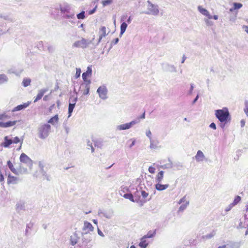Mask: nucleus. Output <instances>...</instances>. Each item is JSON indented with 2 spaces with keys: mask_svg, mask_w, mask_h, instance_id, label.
I'll use <instances>...</instances> for the list:
<instances>
[{
  "mask_svg": "<svg viewBox=\"0 0 248 248\" xmlns=\"http://www.w3.org/2000/svg\"><path fill=\"white\" fill-rule=\"evenodd\" d=\"M245 108H244V112L247 115V116L248 117V101H246L245 102Z\"/></svg>",
  "mask_w": 248,
  "mask_h": 248,
  "instance_id": "nucleus-50",
  "label": "nucleus"
},
{
  "mask_svg": "<svg viewBox=\"0 0 248 248\" xmlns=\"http://www.w3.org/2000/svg\"><path fill=\"white\" fill-rule=\"evenodd\" d=\"M80 237L78 236V234L77 232H75L73 233L71 236L70 238V243L72 246H75L77 244H78V241Z\"/></svg>",
  "mask_w": 248,
  "mask_h": 248,
  "instance_id": "nucleus-11",
  "label": "nucleus"
},
{
  "mask_svg": "<svg viewBox=\"0 0 248 248\" xmlns=\"http://www.w3.org/2000/svg\"><path fill=\"white\" fill-rule=\"evenodd\" d=\"M164 171L163 170L160 171L156 175L155 179L156 183H160L164 178Z\"/></svg>",
  "mask_w": 248,
  "mask_h": 248,
  "instance_id": "nucleus-21",
  "label": "nucleus"
},
{
  "mask_svg": "<svg viewBox=\"0 0 248 248\" xmlns=\"http://www.w3.org/2000/svg\"><path fill=\"white\" fill-rule=\"evenodd\" d=\"M8 81L7 77L4 74L0 75V85Z\"/></svg>",
  "mask_w": 248,
  "mask_h": 248,
  "instance_id": "nucleus-36",
  "label": "nucleus"
},
{
  "mask_svg": "<svg viewBox=\"0 0 248 248\" xmlns=\"http://www.w3.org/2000/svg\"><path fill=\"white\" fill-rule=\"evenodd\" d=\"M77 18L78 19H83L85 18V12L84 11L81 12L77 15Z\"/></svg>",
  "mask_w": 248,
  "mask_h": 248,
  "instance_id": "nucleus-42",
  "label": "nucleus"
},
{
  "mask_svg": "<svg viewBox=\"0 0 248 248\" xmlns=\"http://www.w3.org/2000/svg\"><path fill=\"white\" fill-rule=\"evenodd\" d=\"M47 50L49 52L52 53L54 51V47L51 45H47Z\"/></svg>",
  "mask_w": 248,
  "mask_h": 248,
  "instance_id": "nucleus-57",
  "label": "nucleus"
},
{
  "mask_svg": "<svg viewBox=\"0 0 248 248\" xmlns=\"http://www.w3.org/2000/svg\"><path fill=\"white\" fill-rule=\"evenodd\" d=\"M121 191H122L123 192H128L129 189L127 186L121 187Z\"/></svg>",
  "mask_w": 248,
  "mask_h": 248,
  "instance_id": "nucleus-64",
  "label": "nucleus"
},
{
  "mask_svg": "<svg viewBox=\"0 0 248 248\" xmlns=\"http://www.w3.org/2000/svg\"><path fill=\"white\" fill-rule=\"evenodd\" d=\"M81 234H82L81 243H79L78 244V246H79L80 247H81L83 246H86L87 245L91 240V237L90 236H88L87 234H83V233H81Z\"/></svg>",
  "mask_w": 248,
  "mask_h": 248,
  "instance_id": "nucleus-10",
  "label": "nucleus"
},
{
  "mask_svg": "<svg viewBox=\"0 0 248 248\" xmlns=\"http://www.w3.org/2000/svg\"><path fill=\"white\" fill-rule=\"evenodd\" d=\"M87 146L90 147L92 150V152L93 153L94 151V148L93 146L92 143L90 141H88Z\"/></svg>",
  "mask_w": 248,
  "mask_h": 248,
  "instance_id": "nucleus-59",
  "label": "nucleus"
},
{
  "mask_svg": "<svg viewBox=\"0 0 248 248\" xmlns=\"http://www.w3.org/2000/svg\"><path fill=\"white\" fill-rule=\"evenodd\" d=\"M18 172V175L19 174H23L27 173V169L24 167L22 164H20L18 168L16 170Z\"/></svg>",
  "mask_w": 248,
  "mask_h": 248,
  "instance_id": "nucleus-27",
  "label": "nucleus"
},
{
  "mask_svg": "<svg viewBox=\"0 0 248 248\" xmlns=\"http://www.w3.org/2000/svg\"><path fill=\"white\" fill-rule=\"evenodd\" d=\"M42 174L44 176H45L47 181H50L51 180V177L50 175H47L46 171H43Z\"/></svg>",
  "mask_w": 248,
  "mask_h": 248,
  "instance_id": "nucleus-52",
  "label": "nucleus"
},
{
  "mask_svg": "<svg viewBox=\"0 0 248 248\" xmlns=\"http://www.w3.org/2000/svg\"><path fill=\"white\" fill-rule=\"evenodd\" d=\"M0 18H3V19L7 20V21H12V20L11 18V17H10L9 15L8 14H5V13H0Z\"/></svg>",
  "mask_w": 248,
  "mask_h": 248,
  "instance_id": "nucleus-34",
  "label": "nucleus"
},
{
  "mask_svg": "<svg viewBox=\"0 0 248 248\" xmlns=\"http://www.w3.org/2000/svg\"><path fill=\"white\" fill-rule=\"evenodd\" d=\"M97 93H98L99 97L102 99L106 100L108 98V89L105 86H100L97 90Z\"/></svg>",
  "mask_w": 248,
  "mask_h": 248,
  "instance_id": "nucleus-8",
  "label": "nucleus"
},
{
  "mask_svg": "<svg viewBox=\"0 0 248 248\" xmlns=\"http://www.w3.org/2000/svg\"><path fill=\"white\" fill-rule=\"evenodd\" d=\"M112 3V0H105L102 1V3L104 7L110 5Z\"/></svg>",
  "mask_w": 248,
  "mask_h": 248,
  "instance_id": "nucleus-44",
  "label": "nucleus"
},
{
  "mask_svg": "<svg viewBox=\"0 0 248 248\" xmlns=\"http://www.w3.org/2000/svg\"><path fill=\"white\" fill-rule=\"evenodd\" d=\"M140 195L142 196L143 198L145 199L148 196V193L145 192L144 190H141L140 191Z\"/></svg>",
  "mask_w": 248,
  "mask_h": 248,
  "instance_id": "nucleus-55",
  "label": "nucleus"
},
{
  "mask_svg": "<svg viewBox=\"0 0 248 248\" xmlns=\"http://www.w3.org/2000/svg\"><path fill=\"white\" fill-rule=\"evenodd\" d=\"M60 11L61 16L64 18L73 19L75 18V13L71 11V6L68 3L65 2L60 4Z\"/></svg>",
  "mask_w": 248,
  "mask_h": 248,
  "instance_id": "nucleus-2",
  "label": "nucleus"
},
{
  "mask_svg": "<svg viewBox=\"0 0 248 248\" xmlns=\"http://www.w3.org/2000/svg\"><path fill=\"white\" fill-rule=\"evenodd\" d=\"M241 197L239 196H236L233 202L232 203V205L234 206L235 205L237 204L240 201H241Z\"/></svg>",
  "mask_w": 248,
  "mask_h": 248,
  "instance_id": "nucleus-43",
  "label": "nucleus"
},
{
  "mask_svg": "<svg viewBox=\"0 0 248 248\" xmlns=\"http://www.w3.org/2000/svg\"><path fill=\"white\" fill-rule=\"evenodd\" d=\"M189 201H186L185 203L182 204L179 207L178 209L179 212H183L184 210H185L186 207L189 205Z\"/></svg>",
  "mask_w": 248,
  "mask_h": 248,
  "instance_id": "nucleus-37",
  "label": "nucleus"
},
{
  "mask_svg": "<svg viewBox=\"0 0 248 248\" xmlns=\"http://www.w3.org/2000/svg\"><path fill=\"white\" fill-rule=\"evenodd\" d=\"M7 166L8 167L9 169L13 173H14V174H15L16 175H18V172L17 171L16 169L14 168V166L13 163L11 162V161L10 160H8L7 161Z\"/></svg>",
  "mask_w": 248,
  "mask_h": 248,
  "instance_id": "nucleus-24",
  "label": "nucleus"
},
{
  "mask_svg": "<svg viewBox=\"0 0 248 248\" xmlns=\"http://www.w3.org/2000/svg\"><path fill=\"white\" fill-rule=\"evenodd\" d=\"M148 5L147 6L148 11L142 12L147 15H152L153 16H157L159 14L158 6L157 5L153 4L150 0L147 1Z\"/></svg>",
  "mask_w": 248,
  "mask_h": 248,
  "instance_id": "nucleus-4",
  "label": "nucleus"
},
{
  "mask_svg": "<svg viewBox=\"0 0 248 248\" xmlns=\"http://www.w3.org/2000/svg\"><path fill=\"white\" fill-rule=\"evenodd\" d=\"M169 184L162 185L160 183H156L155 185V189L158 191H162L169 187Z\"/></svg>",
  "mask_w": 248,
  "mask_h": 248,
  "instance_id": "nucleus-20",
  "label": "nucleus"
},
{
  "mask_svg": "<svg viewBox=\"0 0 248 248\" xmlns=\"http://www.w3.org/2000/svg\"><path fill=\"white\" fill-rule=\"evenodd\" d=\"M186 202V196H184L182 198H181L179 201V202H178V203L179 204H180L183 202Z\"/></svg>",
  "mask_w": 248,
  "mask_h": 248,
  "instance_id": "nucleus-60",
  "label": "nucleus"
},
{
  "mask_svg": "<svg viewBox=\"0 0 248 248\" xmlns=\"http://www.w3.org/2000/svg\"><path fill=\"white\" fill-rule=\"evenodd\" d=\"M140 123L139 119H136L132 121L130 123H126L117 126V129L119 130H126L130 128L134 125Z\"/></svg>",
  "mask_w": 248,
  "mask_h": 248,
  "instance_id": "nucleus-7",
  "label": "nucleus"
},
{
  "mask_svg": "<svg viewBox=\"0 0 248 248\" xmlns=\"http://www.w3.org/2000/svg\"><path fill=\"white\" fill-rule=\"evenodd\" d=\"M123 197L127 199H129L130 201L132 202H136V201L135 200L134 198V196L131 193H126L124 194L123 196Z\"/></svg>",
  "mask_w": 248,
  "mask_h": 248,
  "instance_id": "nucleus-33",
  "label": "nucleus"
},
{
  "mask_svg": "<svg viewBox=\"0 0 248 248\" xmlns=\"http://www.w3.org/2000/svg\"><path fill=\"white\" fill-rule=\"evenodd\" d=\"M92 41L88 40L82 38L80 40L76 41L73 45V47H81L82 48H86L90 44Z\"/></svg>",
  "mask_w": 248,
  "mask_h": 248,
  "instance_id": "nucleus-5",
  "label": "nucleus"
},
{
  "mask_svg": "<svg viewBox=\"0 0 248 248\" xmlns=\"http://www.w3.org/2000/svg\"><path fill=\"white\" fill-rule=\"evenodd\" d=\"M199 11L203 15L207 16L209 19H212V16H211L209 12L205 9L202 8V6H199L198 7Z\"/></svg>",
  "mask_w": 248,
  "mask_h": 248,
  "instance_id": "nucleus-16",
  "label": "nucleus"
},
{
  "mask_svg": "<svg viewBox=\"0 0 248 248\" xmlns=\"http://www.w3.org/2000/svg\"><path fill=\"white\" fill-rule=\"evenodd\" d=\"M155 234V231L154 232H151V231L149 232L147 234L143 236L144 238H151L153 237Z\"/></svg>",
  "mask_w": 248,
  "mask_h": 248,
  "instance_id": "nucleus-41",
  "label": "nucleus"
},
{
  "mask_svg": "<svg viewBox=\"0 0 248 248\" xmlns=\"http://www.w3.org/2000/svg\"><path fill=\"white\" fill-rule=\"evenodd\" d=\"M77 100V97H75L73 99V100H72V103H69L68 106V117H70L71 116V114L73 111V109L75 107V105Z\"/></svg>",
  "mask_w": 248,
  "mask_h": 248,
  "instance_id": "nucleus-14",
  "label": "nucleus"
},
{
  "mask_svg": "<svg viewBox=\"0 0 248 248\" xmlns=\"http://www.w3.org/2000/svg\"><path fill=\"white\" fill-rule=\"evenodd\" d=\"M92 73V69L91 66H88L87 67V70L86 72H84L82 74V78L84 81H87V77L89 76H91Z\"/></svg>",
  "mask_w": 248,
  "mask_h": 248,
  "instance_id": "nucleus-19",
  "label": "nucleus"
},
{
  "mask_svg": "<svg viewBox=\"0 0 248 248\" xmlns=\"http://www.w3.org/2000/svg\"><path fill=\"white\" fill-rule=\"evenodd\" d=\"M93 227L92 224L87 221H84L81 233L88 234L90 232L93 231Z\"/></svg>",
  "mask_w": 248,
  "mask_h": 248,
  "instance_id": "nucleus-9",
  "label": "nucleus"
},
{
  "mask_svg": "<svg viewBox=\"0 0 248 248\" xmlns=\"http://www.w3.org/2000/svg\"><path fill=\"white\" fill-rule=\"evenodd\" d=\"M127 27V24L125 22H123L121 24L120 26V36L121 37L122 35L124 33V32L125 31V30Z\"/></svg>",
  "mask_w": 248,
  "mask_h": 248,
  "instance_id": "nucleus-28",
  "label": "nucleus"
},
{
  "mask_svg": "<svg viewBox=\"0 0 248 248\" xmlns=\"http://www.w3.org/2000/svg\"><path fill=\"white\" fill-rule=\"evenodd\" d=\"M16 210L19 212L22 210H25V202H24L20 201L16 204Z\"/></svg>",
  "mask_w": 248,
  "mask_h": 248,
  "instance_id": "nucleus-23",
  "label": "nucleus"
},
{
  "mask_svg": "<svg viewBox=\"0 0 248 248\" xmlns=\"http://www.w3.org/2000/svg\"><path fill=\"white\" fill-rule=\"evenodd\" d=\"M227 245L229 246L231 248H239L240 247V243L236 242H230Z\"/></svg>",
  "mask_w": 248,
  "mask_h": 248,
  "instance_id": "nucleus-30",
  "label": "nucleus"
},
{
  "mask_svg": "<svg viewBox=\"0 0 248 248\" xmlns=\"http://www.w3.org/2000/svg\"><path fill=\"white\" fill-rule=\"evenodd\" d=\"M58 115H56L54 116L51 118L48 121V123H50L52 124H54L55 123L58 121Z\"/></svg>",
  "mask_w": 248,
  "mask_h": 248,
  "instance_id": "nucleus-35",
  "label": "nucleus"
},
{
  "mask_svg": "<svg viewBox=\"0 0 248 248\" xmlns=\"http://www.w3.org/2000/svg\"><path fill=\"white\" fill-rule=\"evenodd\" d=\"M148 246V243H147L145 238L143 237L141 239L140 242L139 243V246L141 248H146Z\"/></svg>",
  "mask_w": 248,
  "mask_h": 248,
  "instance_id": "nucleus-32",
  "label": "nucleus"
},
{
  "mask_svg": "<svg viewBox=\"0 0 248 248\" xmlns=\"http://www.w3.org/2000/svg\"><path fill=\"white\" fill-rule=\"evenodd\" d=\"M37 47L39 50H44V46L42 41L39 42L37 44Z\"/></svg>",
  "mask_w": 248,
  "mask_h": 248,
  "instance_id": "nucleus-46",
  "label": "nucleus"
},
{
  "mask_svg": "<svg viewBox=\"0 0 248 248\" xmlns=\"http://www.w3.org/2000/svg\"><path fill=\"white\" fill-rule=\"evenodd\" d=\"M10 118V116L7 115L6 112L0 113V120H4L9 119Z\"/></svg>",
  "mask_w": 248,
  "mask_h": 248,
  "instance_id": "nucleus-40",
  "label": "nucleus"
},
{
  "mask_svg": "<svg viewBox=\"0 0 248 248\" xmlns=\"http://www.w3.org/2000/svg\"><path fill=\"white\" fill-rule=\"evenodd\" d=\"M216 234V232L214 231H213L210 233L207 234L203 236V238L205 239H209L213 237Z\"/></svg>",
  "mask_w": 248,
  "mask_h": 248,
  "instance_id": "nucleus-39",
  "label": "nucleus"
},
{
  "mask_svg": "<svg viewBox=\"0 0 248 248\" xmlns=\"http://www.w3.org/2000/svg\"><path fill=\"white\" fill-rule=\"evenodd\" d=\"M215 115L220 122V126L224 128L225 124L231 120V116L228 108H224L221 109H217L215 111Z\"/></svg>",
  "mask_w": 248,
  "mask_h": 248,
  "instance_id": "nucleus-1",
  "label": "nucleus"
},
{
  "mask_svg": "<svg viewBox=\"0 0 248 248\" xmlns=\"http://www.w3.org/2000/svg\"><path fill=\"white\" fill-rule=\"evenodd\" d=\"M13 143H17L20 142V140L18 137H16L14 138V140H12Z\"/></svg>",
  "mask_w": 248,
  "mask_h": 248,
  "instance_id": "nucleus-62",
  "label": "nucleus"
},
{
  "mask_svg": "<svg viewBox=\"0 0 248 248\" xmlns=\"http://www.w3.org/2000/svg\"><path fill=\"white\" fill-rule=\"evenodd\" d=\"M48 91V89L47 88L42 89L39 90L38 93L34 100V102H36L38 100H40L42 98V97H43V96L44 95V94Z\"/></svg>",
  "mask_w": 248,
  "mask_h": 248,
  "instance_id": "nucleus-15",
  "label": "nucleus"
},
{
  "mask_svg": "<svg viewBox=\"0 0 248 248\" xmlns=\"http://www.w3.org/2000/svg\"><path fill=\"white\" fill-rule=\"evenodd\" d=\"M164 69L165 71L170 72H176L177 71L176 67L173 65L169 64L165 66Z\"/></svg>",
  "mask_w": 248,
  "mask_h": 248,
  "instance_id": "nucleus-25",
  "label": "nucleus"
},
{
  "mask_svg": "<svg viewBox=\"0 0 248 248\" xmlns=\"http://www.w3.org/2000/svg\"><path fill=\"white\" fill-rule=\"evenodd\" d=\"M150 148L151 149H155L156 147V146L154 144L153 140H150Z\"/></svg>",
  "mask_w": 248,
  "mask_h": 248,
  "instance_id": "nucleus-61",
  "label": "nucleus"
},
{
  "mask_svg": "<svg viewBox=\"0 0 248 248\" xmlns=\"http://www.w3.org/2000/svg\"><path fill=\"white\" fill-rule=\"evenodd\" d=\"M146 135L149 138L150 140H153L152 138V133L149 129L146 130Z\"/></svg>",
  "mask_w": 248,
  "mask_h": 248,
  "instance_id": "nucleus-54",
  "label": "nucleus"
},
{
  "mask_svg": "<svg viewBox=\"0 0 248 248\" xmlns=\"http://www.w3.org/2000/svg\"><path fill=\"white\" fill-rule=\"evenodd\" d=\"M32 226H33V224L31 223L27 224L26 229V235H27V234L28 233L29 229H31Z\"/></svg>",
  "mask_w": 248,
  "mask_h": 248,
  "instance_id": "nucleus-53",
  "label": "nucleus"
},
{
  "mask_svg": "<svg viewBox=\"0 0 248 248\" xmlns=\"http://www.w3.org/2000/svg\"><path fill=\"white\" fill-rule=\"evenodd\" d=\"M89 91H90V86H88V85H85V89H84V90L83 91V94H84V95H87V94H88L89 93Z\"/></svg>",
  "mask_w": 248,
  "mask_h": 248,
  "instance_id": "nucleus-47",
  "label": "nucleus"
},
{
  "mask_svg": "<svg viewBox=\"0 0 248 248\" xmlns=\"http://www.w3.org/2000/svg\"><path fill=\"white\" fill-rule=\"evenodd\" d=\"M4 141L1 143V146L5 148L8 147L12 143L13 141L11 139H9L8 136H5L4 138Z\"/></svg>",
  "mask_w": 248,
  "mask_h": 248,
  "instance_id": "nucleus-22",
  "label": "nucleus"
},
{
  "mask_svg": "<svg viewBox=\"0 0 248 248\" xmlns=\"http://www.w3.org/2000/svg\"><path fill=\"white\" fill-rule=\"evenodd\" d=\"M194 89V85L193 84H190V88L188 92V94L191 95L192 93L193 90Z\"/></svg>",
  "mask_w": 248,
  "mask_h": 248,
  "instance_id": "nucleus-63",
  "label": "nucleus"
},
{
  "mask_svg": "<svg viewBox=\"0 0 248 248\" xmlns=\"http://www.w3.org/2000/svg\"><path fill=\"white\" fill-rule=\"evenodd\" d=\"M97 8V4H96L94 8L93 9L90 10L88 12L89 15H93V14H94Z\"/></svg>",
  "mask_w": 248,
  "mask_h": 248,
  "instance_id": "nucleus-56",
  "label": "nucleus"
},
{
  "mask_svg": "<svg viewBox=\"0 0 248 248\" xmlns=\"http://www.w3.org/2000/svg\"><path fill=\"white\" fill-rule=\"evenodd\" d=\"M21 180L19 178L11 176L10 174H9L7 179V183L8 184H17Z\"/></svg>",
  "mask_w": 248,
  "mask_h": 248,
  "instance_id": "nucleus-12",
  "label": "nucleus"
},
{
  "mask_svg": "<svg viewBox=\"0 0 248 248\" xmlns=\"http://www.w3.org/2000/svg\"><path fill=\"white\" fill-rule=\"evenodd\" d=\"M30 104V102H28V103H24L23 104L18 105L17 106L15 107L13 109L12 112L20 111L22 109H25L29 106Z\"/></svg>",
  "mask_w": 248,
  "mask_h": 248,
  "instance_id": "nucleus-17",
  "label": "nucleus"
},
{
  "mask_svg": "<svg viewBox=\"0 0 248 248\" xmlns=\"http://www.w3.org/2000/svg\"><path fill=\"white\" fill-rule=\"evenodd\" d=\"M17 123V121H8L6 122H0V127L2 128H7L15 125Z\"/></svg>",
  "mask_w": 248,
  "mask_h": 248,
  "instance_id": "nucleus-13",
  "label": "nucleus"
},
{
  "mask_svg": "<svg viewBox=\"0 0 248 248\" xmlns=\"http://www.w3.org/2000/svg\"><path fill=\"white\" fill-rule=\"evenodd\" d=\"M168 160L169 161V163L163 165L161 166V168L163 169H171L173 167V165L172 162L171 161L170 159V158L168 159Z\"/></svg>",
  "mask_w": 248,
  "mask_h": 248,
  "instance_id": "nucleus-31",
  "label": "nucleus"
},
{
  "mask_svg": "<svg viewBox=\"0 0 248 248\" xmlns=\"http://www.w3.org/2000/svg\"><path fill=\"white\" fill-rule=\"evenodd\" d=\"M81 73V69L80 68H76V73L75 75V78H79L80 76Z\"/></svg>",
  "mask_w": 248,
  "mask_h": 248,
  "instance_id": "nucleus-51",
  "label": "nucleus"
},
{
  "mask_svg": "<svg viewBox=\"0 0 248 248\" xmlns=\"http://www.w3.org/2000/svg\"><path fill=\"white\" fill-rule=\"evenodd\" d=\"M155 169L152 166H150L148 168L149 171L151 173H152V174H153L155 172Z\"/></svg>",
  "mask_w": 248,
  "mask_h": 248,
  "instance_id": "nucleus-58",
  "label": "nucleus"
},
{
  "mask_svg": "<svg viewBox=\"0 0 248 248\" xmlns=\"http://www.w3.org/2000/svg\"><path fill=\"white\" fill-rule=\"evenodd\" d=\"M31 82V79L29 78H25L23 79L22 81V85L25 87L29 86Z\"/></svg>",
  "mask_w": 248,
  "mask_h": 248,
  "instance_id": "nucleus-38",
  "label": "nucleus"
},
{
  "mask_svg": "<svg viewBox=\"0 0 248 248\" xmlns=\"http://www.w3.org/2000/svg\"><path fill=\"white\" fill-rule=\"evenodd\" d=\"M204 21L207 26H212L214 25L213 22L209 20L208 19L205 18Z\"/></svg>",
  "mask_w": 248,
  "mask_h": 248,
  "instance_id": "nucleus-49",
  "label": "nucleus"
},
{
  "mask_svg": "<svg viewBox=\"0 0 248 248\" xmlns=\"http://www.w3.org/2000/svg\"><path fill=\"white\" fill-rule=\"evenodd\" d=\"M100 36L102 37H105L108 34L106 33V28L105 26H102L99 31Z\"/></svg>",
  "mask_w": 248,
  "mask_h": 248,
  "instance_id": "nucleus-29",
  "label": "nucleus"
},
{
  "mask_svg": "<svg viewBox=\"0 0 248 248\" xmlns=\"http://www.w3.org/2000/svg\"><path fill=\"white\" fill-rule=\"evenodd\" d=\"M119 41V38H115L114 40H113L111 42V45H110V48L108 49V51L110 50V49L112 48V45H116V44H117L118 43Z\"/></svg>",
  "mask_w": 248,
  "mask_h": 248,
  "instance_id": "nucleus-48",
  "label": "nucleus"
},
{
  "mask_svg": "<svg viewBox=\"0 0 248 248\" xmlns=\"http://www.w3.org/2000/svg\"><path fill=\"white\" fill-rule=\"evenodd\" d=\"M19 160L21 163L25 164L30 169L32 166V161L25 154L22 153L20 156Z\"/></svg>",
  "mask_w": 248,
  "mask_h": 248,
  "instance_id": "nucleus-6",
  "label": "nucleus"
},
{
  "mask_svg": "<svg viewBox=\"0 0 248 248\" xmlns=\"http://www.w3.org/2000/svg\"><path fill=\"white\" fill-rule=\"evenodd\" d=\"M133 195L136 202H139L140 198V191L136 188L135 191L133 192Z\"/></svg>",
  "mask_w": 248,
  "mask_h": 248,
  "instance_id": "nucleus-26",
  "label": "nucleus"
},
{
  "mask_svg": "<svg viewBox=\"0 0 248 248\" xmlns=\"http://www.w3.org/2000/svg\"><path fill=\"white\" fill-rule=\"evenodd\" d=\"M51 126L49 124H40L37 130L38 137L42 140L46 139L50 132Z\"/></svg>",
  "mask_w": 248,
  "mask_h": 248,
  "instance_id": "nucleus-3",
  "label": "nucleus"
},
{
  "mask_svg": "<svg viewBox=\"0 0 248 248\" xmlns=\"http://www.w3.org/2000/svg\"><path fill=\"white\" fill-rule=\"evenodd\" d=\"M195 158L197 161L201 162L205 158V155L201 150L198 151L196 155L195 156Z\"/></svg>",
  "mask_w": 248,
  "mask_h": 248,
  "instance_id": "nucleus-18",
  "label": "nucleus"
},
{
  "mask_svg": "<svg viewBox=\"0 0 248 248\" xmlns=\"http://www.w3.org/2000/svg\"><path fill=\"white\" fill-rule=\"evenodd\" d=\"M233 4V7H234V9H235V10L239 9L243 6L242 4H241V3L234 2Z\"/></svg>",
  "mask_w": 248,
  "mask_h": 248,
  "instance_id": "nucleus-45",
  "label": "nucleus"
}]
</instances>
